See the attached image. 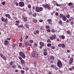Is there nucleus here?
I'll return each instance as SVG.
<instances>
[{
  "mask_svg": "<svg viewBox=\"0 0 74 74\" xmlns=\"http://www.w3.org/2000/svg\"><path fill=\"white\" fill-rule=\"evenodd\" d=\"M43 11V8L41 7H38V6H36V11L37 12H39L40 11Z\"/></svg>",
  "mask_w": 74,
  "mask_h": 74,
  "instance_id": "f257e3e1",
  "label": "nucleus"
},
{
  "mask_svg": "<svg viewBox=\"0 0 74 74\" xmlns=\"http://www.w3.org/2000/svg\"><path fill=\"white\" fill-rule=\"evenodd\" d=\"M32 55L33 58H34V57L37 58L38 57V54L36 51L32 52Z\"/></svg>",
  "mask_w": 74,
  "mask_h": 74,
  "instance_id": "f03ea898",
  "label": "nucleus"
},
{
  "mask_svg": "<svg viewBox=\"0 0 74 74\" xmlns=\"http://www.w3.org/2000/svg\"><path fill=\"white\" fill-rule=\"evenodd\" d=\"M57 64L58 66L59 67H62V63L60 60L58 61Z\"/></svg>",
  "mask_w": 74,
  "mask_h": 74,
  "instance_id": "7ed1b4c3",
  "label": "nucleus"
},
{
  "mask_svg": "<svg viewBox=\"0 0 74 74\" xmlns=\"http://www.w3.org/2000/svg\"><path fill=\"white\" fill-rule=\"evenodd\" d=\"M19 7H22L25 6V3L23 1H20L19 2Z\"/></svg>",
  "mask_w": 74,
  "mask_h": 74,
  "instance_id": "20e7f679",
  "label": "nucleus"
},
{
  "mask_svg": "<svg viewBox=\"0 0 74 74\" xmlns=\"http://www.w3.org/2000/svg\"><path fill=\"white\" fill-rule=\"evenodd\" d=\"M19 55L23 58V59H25L26 57L25 55L23 53V52H21L19 53Z\"/></svg>",
  "mask_w": 74,
  "mask_h": 74,
  "instance_id": "39448f33",
  "label": "nucleus"
},
{
  "mask_svg": "<svg viewBox=\"0 0 74 74\" xmlns=\"http://www.w3.org/2000/svg\"><path fill=\"white\" fill-rule=\"evenodd\" d=\"M56 34H54L53 35H52L51 36L50 38V39L51 40H55V39H56Z\"/></svg>",
  "mask_w": 74,
  "mask_h": 74,
  "instance_id": "423d86ee",
  "label": "nucleus"
},
{
  "mask_svg": "<svg viewBox=\"0 0 74 74\" xmlns=\"http://www.w3.org/2000/svg\"><path fill=\"white\" fill-rule=\"evenodd\" d=\"M74 60V59L73 58H71L69 61V64H71L73 63V61Z\"/></svg>",
  "mask_w": 74,
  "mask_h": 74,
  "instance_id": "0eeeda50",
  "label": "nucleus"
},
{
  "mask_svg": "<svg viewBox=\"0 0 74 74\" xmlns=\"http://www.w3.org/2000/svg\"><path fill=\"white\" fill-rule=\"evenodd\" d=\"M42 6L44 7V8H48L49 7V5L48 4H46V5H43Z\"/></svg>",
  "mask_w": 74,
  "mask_h": 74,
  "instance_id": "6e6552de",
  "label": "nucleus"
},
{
  "mask_svg": "<svg viewBox=\"0 0 74 74\" xmlns=\"http://www.w3.org/2000/svg\"><path fill=\"white\" fill-rule=\"evenodd\" d=\"M9 44V41H7V40H5L4 42V45L6 46L7 45H8Z\"/></svg>",
  "mask_w": 74,
  "mask_h": 74,
  "instance_id": "1a4fd4ad",
  "label": "nucleus"
},
{
  "mask_svg": "<svg viewBox=\"0 0 74 74\" xmlns=\"http://www.w3.org/2000/svg\"><path fill=\"white\" fill-rule=\"evenodd\" d=\"M62 20L64 21H66V20H67V18L66 16H64L62 17Z\"/></svg>",
  "mask_w": 74,
  "mask_h": 74,
  "instance_id": "9d476101",
  "label": "nucleus"
},
{
  "mask_svg": "<svg viewBox=\"0 0 74 74\" xmlns=\"http://www.w3.org/2000/svg\"><path fill=\"white\" fill-rule=\"evenodd\" d=\"M5 16L7 18H8L9 19H10L11 18V17L10 16V15L6 14L5 15Z\"/></svg>",
  "mask_w": 74,
  "mask_h": 74,
  "instance_id": "9b49d317",
  "label": "nucleus"
},
{
  "mask_svg": "<svg viewBox=\"0 0 74 74\" xmlns=\"http://www.w3.org/2000/svg\"><path fill=\"white\" fill-rule=\"evenodd\" d=\"M32 22L34 23H37V20L35 18H34L32 20Z\"/></svg>",
  "mask_w": 74,
  "mask_h": 74,
  "instance_id": "f8f14e48",
  "label": "nucleus"
},
{
  "mask_svg": "<svg viewBox=\"0 0 74 74\" xmlns=\"http://www.w3.org/2000/svg\"><path fill=\"white\" fill-rule=\"evenodd\" d=\"M40 45L42 46V47H44V43H43L42 42H40Z\"/></svg>",
  "mask_w": 74,
  "mask_h": 74,
  "instance_id": "ddd939ff",
  "label": "nucleus"
},
{
  "mask_svg": "<svg viewBox=\"0 0 74 74\" xmlns=\"http://www.w3.org/2000/svg\"><path fill=\"white\" fill-rule=\"evenodd\" d=\"M23 19H24L23 21H24V22H26V21H27V18H26V17H23Z\"/></svg>",
  "mask_w": 74,
  "mask_h": 74,
  "instance_id": "4468645a",
  "label": "nucleus"
},
{
  "mask_svg": "<svg viewBox=\"0 0 74 74\" xmlns=\"http://www.w3.org/2000/svg\"><path fill=\"white\" fill-rule=\"evenodd\" d=\"M66 33L68 34H71V31L70 30H68L66 31Z\"/></svg>",
  "mask_w": 74,
  "mask_h": 74,
  "instance_id": "2eb2a0df",
  "label": "nucleus"
},
{
  "mask_svg": "<svg viewBox=\"0 0 74 74\" xmlns=\"http://www.w3.org/2000/svg\"><path fill=\"white\" fill-rule=\"evenodd\" d=\"M5 23H6V24H7V23H8V19L7 18H6L5 19Z\"/></svg>",
  "mask_w": 74,
  "mask_h": 74,
  "instance_id": "dca6fc26",
  "label": "nucleus"
},
{
  "mask_svg": "<svg viewBox=\"0 0 74 74\" xmlns=\"http://www.w3.org/2000/svg\"><path fill=\"white\" fill-rule=\"evenodd\" d=\"M18 27H21V28H23V25H19L18 26Z\"/></svg>",
  "mask_w": 74,
  "mask_h": 74,
  "instance_id": "f3484780",
  "label": "nucleus"
},
{
  "mask_svg": "<svg viewBox=\"0 0 74 74\" xmlns=\"http://www.w3.org/2000/svg\"><path fill=\"white\" fill-rule=\"evenodd\" d=\"M63 14H60V18H63Z\"/></svg>",
  "mask_w": 74,
  "mask_h": 74,
  "instance_id": "a211bd4d",
  "label": "nucleus"
},
{
  "mask_svg": "<svg viewBox=\"0 0 74 74\" xmlns=\"http://www.w3.org/2000/svg\"><path fill=\"white\" fill-rule=\"evenodd\" d=\"M25 26L26 28H27V29H29V25L26 24L25 25Z\"/></svg>",
  "mask_w": 74,
  "mask_h": 74,
  "instance_id": "6ab92c4d",
  "label": "nucleus"
},
{
  "mask_svg": "<svg viewBox=\"0 0 74 74\" xmlns=\"http://www.w3.org/2000/svg\"><path fill=\"white\" fill-rule=\"evenodd\" d=\"M13 63H14V62L13 61H11L10 63L9 64L10 66H12L13 64Z\"/></svg>",
  "mask_w": 74,
  "mask_h": 74,
  "instance_id": "aec40b11",
  "label": "nucleus"
},
{
  "mask_svg": "<svg viewBox=\"0 0 74 74\" xmlns=\"http://www.w3.org/2000/svg\"><path fill=\"white\" fill-rule=\"evenodd\" d=\"M1 20L2 22H4V21L5 20V19L4 18V17H1Z\"/></svg>",
  "mask_w": 74,
  "mask_h": 74,
  "instance_id": "412c9836",
  "label": "nucleus"
},
{
  "mask_svg": "<svg viewBox=\"0 0 74 74\" xmlns=\"http://www.w3.org/2000/svg\"><path fill=\"white\" fill-rule=\"evenodd\" d=\"M50 58L51 59H52V60H54V56H51L50 57Z\"/></svg>",
  "mask_w": 74,
  "mask_h": 74,
  "instance_id": "4be33fe9",
  "label": "nucleus"
},
{
  "mask_svg": "<svg viewBox=\"0 0 74 74\" xmlns=\"http://www.w3.org/2000/svg\"><path fill=\"white\" fill-rule=\"evenodd\" d=\"M61 47L62 48H64V47H66L65 45H64V44H62Z\"/></svg>",
  "mask_w": 74,
  "mask_h": 74,
  "instance_id": "5701e85b",
  "label": "nucleus"
},
{
  "mask_svg": "<svg viewBox=\"0 0 74 74\" xmlns=\"http://www.w3.org/2000/svg\"><path fill=\"white\" fill-rule=\"evenodd\" d=\"M56 5H57V6H58V7H60V5H61V4H59L58 3H56Z\"/></svg>",
  "mask_w": 74,
  "mask_h": 74,
  "instance_id": "b1692460",
  "label": "nucleus"
},
{
  "mask_svg": "<svg viewBox=\"0 0 74 74\" xmlns=\"http://www.w3.org/2000/svg\"><path fill=\"white\" fill-rule=\"evenodd\" d=\"M25 44L26 46H27V45H29V43L27 42H26L25 43Z\"/></svg>",
  "mask_w": 74,
  "mask_h": 74,
  "instance_id": "393cba45",
  "label": "nucleus"
},
{
  "mask_svg": "<svg viewBox=\"0 0 74 74\" xmlns=\"http://www.w3.org/2000/svg\"><path fill=\"white\" fill-rule=\"evenodd\" d=\"M47 42L48 43H51V41L49 39H48L47 41Z\"/></svg>",
  "mask_w": 74,
  "mask_h": 74,
  "instance_id": "a878e982",
  "label": "nucleus"
},
{
  "mask_svg": "<svg viewBox=\"0 0 74 74\" xmlns=\"http://www.w3.org/2000/svg\"><path fill=\"white\" fill-rule=\"evenodd\" d=\"M47 46L48 47H50L51 46V43H48L47 44Z\"/></svg>",
  "mask_w": 74,
  "mask_h": 74,
  "instance_id": "bb28decb",
  "label": "nucleus"
},
{
  "mask_svg": "<svg viewBox=\"0 0 74 74\" xmlns=\"http://www.w3.org/2000/svg\"><path fill=\"white\" fill-rule=\"evenodd\" d=\"M24 63H25V61L23 60H21V64H24Z\"/></svg>",
  "mask_w": 74,
  "mask_h": 74,
  "instance_id": "cd10ccee",
  "label": "nucleus"
},
{
  "mask_svg": "<svg viewBox=\"0 0 74 74\" xmlns=\"http://www.w3.org/2000/svg\"><path fill=\"white\" fill-rule=\"evenodd\" d=\"M50 66L51 67H52V68H54V67H55V65L53 64H51Z\"/></svg>",
  "mask_w": 74,
  "mask_h": 74,
  "instance_id": "c85d7f7f",
  "label": "nucleus"
},
{
  "mask_svg": "<svg viewBox=\"0 0 74 74\" xmlns=\"http://www.w3.org/2000/svg\"><path fill=\"white\" fill-rule=\"evenodd\" d=\"M17 66L19 68V69H22V67L20 66V65H18Z\"/></svg>",
  "mask_w": 74,
  "mask_h": 74,
  "instance_id": "c756f323",
  "label": "nucleus"
},
{
  "mask_svg": "<svg viewBox=\"0 0 74 74\" xmlns=\"http://www.w3.org/2000/svg\"><path fill=\"white\" fill-rule=\"evenodd\" d=\"M16 67V65L15 64H14L12 66V68H15Z\"/></svg>",
  "mask_w": 74,
  "mask_h": 74,
  "instance_id": "7c9ffc66",
  "label": "nucleus"
},
{
  "mask_svg": "<svg viewBox=\"0 0 74 74\" xmlns=\"http://www.w3.org/2000/svg\"><path fill=\"white\" fill-rule=\"evenodd\" d=\"M33 41L32 40H29V42L30 43H33Z\"/></svg>",
  "mask_w": 74,
  "mask_h": 74,
  "instance_id": "2f4dec72",
  "label": "nucleus"
},
{
  "mask_svg": "<svg viewBox=\"0 0 74 74\" xmlns=\"http://www.w3.org/2000/svg\"><path fill=\"white\" fill-rule=\"evenodd\" d=\"M61 38L62 39H64V38H65V36H64L63 35L61 36Z\"/></svg>",
  "mask_w": 74,
  "mask_h": 74,
  "instance_id": "473e14b6",
  "label": "nucleus"
},
{
  "mask_svg": "<svg viewBox=\"0 0 74 74\" xmlns=\"http://www.w3.org/2000/svg\"><path fill=\"white\" fill-rule=\"evenodd\" d=\"M55 14L57 16H59V13H58V12H56Z\"/></svg>",
  "mask_w": 74,
  "mask_h": 74,
  "instance_id": "72a5a7b5",
  "label": "nucleus"
},
{
  "mask_svg": "<svg viewBox=\"0 0 74 74\" xmlns=\"http://www.w3.org/2000/svg\"><path fill=\"white\" fill-rule=\"evenodd\" d=\"M43 54L45 56H47V53L46 52H44Z\"/></svg>",
  "mask_w": 74,
  "mask_h": 74,
  "instance_id": "f704fd0d",
  "label": "nucleus"
},
{
  "mask_svg": "<svg viewBox=\"0 0 74 74\" xmlns=\"http://www.w3.org/2000/svg\"><path fill=\"white\" fill-rule=\"evenodd\" d=\"M46 28L47 29H49L50 28L49 26H48L47 25L46 26Z\"/></svg>",
  "mask_w": 74,
  "mask_h": 74,
  "instance_id": "c9c22d12",
  "label": "nucleus"
},
{
  "mask_svg": "<svg viewBox=\"0 0 74 74\" xmlns=\"http://www.w3.org/2000/svg\"><path fill=\"white\" fill-rule=\"evenodd\" d=\"M2 58H3L4 60H6L7 59L6 57L5 56L3 57Z\"/></svg>",
  "mask_w": 74,
  "mask_h": 74,
  "instance_id": "e433bc0d",
  "label": "nucleus"
},
{
  "mask_svg": "<svg viewBox=\"0 0 74 74\" xmlns=\"http://www.w3.org/2000/svg\"><path fill=\"white\" fill-rule=\"evenodd\" d=\"M36 32L37 34H39V31L36 30Z\"/></svg>",
  "mask_w": 74,
  "mask_h": 74,
  "instance_id": "4c0bfd02",
  "label": "nucleus"
},
{
  "mask_svg": "<svg viewBox=\"0 0 74 74\" xmlns=\"http://www.w3.org/2000/svg\"><path fill=\"white\" fill-rule=\"evenodd\" d=\"M66 17L67 18H70V15L69 14H68L66 15Z\"/></svg>",
  "mask_w": 74,
  "mask_h": 74,
  "instance_id": "58836bf2",
  "label": "nucleus"
},
{
  "mask_svg": "<svg viewBox=\"0 0 74 74\" xmlns=\"http://www.w3.org/2000/svg\"><path fill=\"white\" fill-rule=\"evenodd\" d=\"M0 56H1V58H2L3 57V54L2 53H0Z\"/></svg>",
  "mask_w": 74,
  "mask_h": 74,
  "instance_id": "ea45409f",
  "label": "nucleus"
},
{
  "mask_svg": "<svg viewBox=\"0 0 74 74\" xmlns=\"http://www.w3.org/2000/svg\"><path fill=\"white\" fill-rule=\"evenodd\" d=\"M29 37V36H28V35H27L25 37V39L26 40H27V38H28Z\"/></svg>",
  "mask_w": 74,
  "mask_h": 74,
  "instance_id": "a19ab883",
  "label": "nucleus"
},
{
  "mask_svg": "<svg viewBox=\"0 0 74 74\" xmlns=\"http://www.w3.org/2000/svg\"><path fill=\"white\" fill-rule=\"evenodd\" d=\"M72 4H73L71 3H69L68 4V5H69V6H71V5H72Z\"/></svg>",
  "mask_w": 74,
  "mask_h": 74,
  "instance_id": "79ce46f5",
  "label": "nucleus"
},
{
  "mask_svg": "<svg viewBox=\"0 0 74 74\" xmlns=\"http://www.w3.org/2000/svg\"><path fill=\"white\" fill-rule=\"evenodd\" d=\"M37 15L36 14H33V16H34V17H36V16Z\"/></svg>",
  "mask_w": 74,
  "mask_h": 74,
  "instance_id": "37998d69",
  "label": "nucleus"
},
{
  "mask_svg": "<svg viewBox=\"0 0 74 74\" xmlns=\"http://www.w3.org/2000/svg\"><path fill=\"white\" fill-rule=\"evenodd\" d=\"M47 21L49 22L52 21V20H51V19H49L47 20Z\"/></svg>",
  "mask_w": 74,
  "mask_h": 74,
  "instance_id": "c03bdc74",
  "label": "nucleus"
},
{
  "mask_svg": "<svg viewBox=\"0 0 74 74\" xmlns=\"http://www.w3.org/2000/svg\"><path fill=\"white\" fill-rule=\"evenodd\" d=\"M2 5H4L5 4V2H3L2 3Z\"/></svg>",
  "mask_w": 74,
  "mask_h": 74,
  "instance_id": "a18cd8bd",
  "label": "nucleus"
},
{
  "mask_svg": "<svg viewBox=\"0 0 74 74\" xmlns=\"http://www.w3.org/2000/svg\"><path fill=\"white\" fill-rule=\"evenodd\" d=\"M51 32L52 33H54L55 32V30L54 29H53L51 30Z\"/></svg>",
  "mask_w": 74,
  "mask_h": 74,
  "instance_id": "49530a36",
  "label": "nucleus"
},
{
  "mask_svg": "<svg viewBox=\"0 0 74 74\" xmlns=\"http://www.w3.org/2000/svg\"><path fill=\"white\" fill-rule=\"evenodd\" d=\"M15 4L16 6H18V5H19V3H18V2H16L15 3Z\"/></svg>",
  "mask_w": 74,
  "mask_h": 74,
  "instance_id": "de8ad7c7",
  "label": "nucleus"
},
{
  "mask_svg": "<svg viewBox=\"0 0 74 74\" xmlns=\"http://www.w3.org/2000/svg\"><path fill=\"white\" fill-rule=\"evenodd\" d=\"M59 23L60 24H62V21L61 20H60Z\"/></svg>",
  "mask_w": 74,
  "mask_h": 74,
  "instance_id": "09e8293b",
  "label": "nucleus"
},
{
  "mask_svg": "<svg viewBox=\"0 0 74 74\" xmlns=\"http://www.w3.org/2000/svg\"><path fill=\"white\" fill-rule=\"evenodd\" d=\"M16 23H19V21L16 20Z\"/></svg>",
  "mask_w": 74,
  "mask_h": 74,
  "instance_id": "8fccbe9b",
  "label": "nucleus"
},
{
  "mask_svg": "<svg viewBox=\"0 0 74 74\" xmlns=\"http://www.w3.org/2000/svg\"><path fill=\"white\" fill-rule=\"evenodd\" d=\"M47 31L48 32H51V30H50V29H47Z\"/></svg>",
  "mask_w": 74,
  "mask_h": 74,
  "instance_id": "3c124183",
  "label": "nucleus"
},
{
  "mask_svg": "<svg viewBox=\"0 0 74 74\" xmlns=\"http://www.w3.org/2000/svg\"><path fill=\"white\" fill-rule=\"evenodd\" d=\"M28 7L29 8H31V5H29L28 6Z\"/></svg>",
  "mask_w": 74,
  "mask_h": 74,
  "instance_id": "603ef678",
  "label": "nucleus"
},
{
  "mask_svg": "<svg viewBox=\"0 0 74 74\" xmlns=\"http://www.w3.org/2000/svg\"><path fill=\"white\" fill-rule=\"evenodd\" d=\"M21 73H25V71L24 70H21Z\"/></svg>",
  "mask_w": 74,
  "mask_h": 74,
  "instance_id": "864d4df0",
  "label": "nucleus"
},
{
  "mask_svg": "<svg viewBox=\"0 0 74 74\" xmlns=\"http://www.w3.org/2000/svg\"><path fill=\"white\" fill-rule=\"evenodd\" d=\"M74 24V22L73 21H71V25H73Z\"/></svg>",
  "mask_w": 74,
  "mask_h": 74,
  "instance_id": "5fc2aeb1",
  "label": "nucleus"
},
{
  "mask_svg": "<svg viewBox=\"0 0 74 74\" xmlns=\"http://www.w3.org/2000/svg\"><path fill=\"white\" fill-rule=\"evenodd\" d=\"M37 65V62H35L34 63V65L35 66H36Z\"/></svg>",
  "mask_w": 74,
  "mask_h": 74,
  "instance_id": "6e6d98bb",
  "label": "nucleus"
},
{
  "mask_svg": "<svg viewBox=\"0 0 74 74\" xmlns=\"http://www.w3.org/2000/svg\"><path fill=\"white\" fill-rule=\"evenodd\" d=\"M22 43H20L19 44V47H22Z\"/></svg>",
  "mask_w": 74,
  "mask_h": 74,
  "instance_id": "4d7b16f0",
  "label": "nucleus"
},
{
  "mask_svg": "<svg viewBox=\"0 0 74 74\" xmlns=\"http://www.w3.org/2000/svg\"><path fill=\"white\" fill-rule=\"evenodd\" d=\"M11 39V38H7V40H10Z\"/></svg>",
  "mask_w": 74,
  "mask_h": 74,
  "instance_id": "13d9d810",
  "label": "nucleus"
},
{
  "mask_svg": "<svg viewBox=\"0 0 74 74\" xmlns=\"http://www.w3.org/2000/svg\"><path fill=\"white\" fill-rule=\"evenodd\" d=\"M19 59H20V60H22V57H19Z\"/></svg>",
  "mask_w": 74,
  "mask_h": 74,
  "instance_id": "bf43d9fd",
  "label": "nucleus"
},
{
  "mask_svg": "<svg viewBox=\"0 0 74 74\" xmlns=\"http://www.w3.org/2000/svg\"><path fill=\"white\" fill-rule=\"evenodd\" d=\"M49 25H51V24H52V21H50L49 22Z\"/></svg>",
  "mask_w": 74,
  "mask_h": 74,
  "instance_id": "052dcab7",
  "label": "nucleus"
},
{
  "mask_svg": "<svg viewBox=\"0 0 74 74\" xmlns=\"http://www.w3.org/2000/svg\"><path fill=\"white\" fill-rule=\"evenodd\" d=\"M58 47H59L60 48V47H61V44H59V45H58Z\"/></svg>",
  "mask_w": 74,
  "mask_h": 74,
  "instance_id": "680f3d73",
  "label": "nucleus"
},
{
  "mask_svg": "<svg viewBox=\"0 0 74 74\" xmlns=\"http://www.w3.org/2000/svg\"><path fill=\"white\" fill-rule=\"evenodd\" d=\"M53 3H56V1H54V0H53Z\"/></svg>",
  "mask_w": 74,
  "mask_h": 74,
  "instance_id": "e2e57ef3",
  "label": "nucleus"
},
{
  "mask_svg": "<svg viewBox=\"0 0 74 74\" xmlns=\"http://www.w3.org/2000/svg\"><path fill=\"white\" fill-rule=\"evenodd\" d=\"M43 21L42 19H40L39 20V22H42Z\"/></svg>",
  "mask_w": 74,
  "mask_h": 74,
  "instance_id": "0e129e2a",
  "label": "nucleus"
},
{
  "mask_svg": "<svg viewBox=\"0 0 74 74\" xmlns=\"http://www.w3.org/2000/svg\"><path fill=\"white\" fill-rule=\"evenodd\" d=\"M20 42H22V37H21V38Z\"/></svg>",
  "mask_w": 74,
  "mask_h": 74,
  "instance_id": "69168bd1",
  "label": "nucleus"
},
{
  "mask_svg": "<svg viewBox=\"0 0 74 74\" xmlns=\"http://www.w3.org/2000/svg\"><path fill=\"white\" fill-rule=\"evenodd\" d=\"M73 69L72 68H69V70L70 71H71Z\"/></svg>",
  "mask_w": 74,
  "mask_h": 74,
  "instance_id": "338daca9",
  "label": "nucleus"
},
{
  "mask_svg": "<svg viewBox=\"0 0 74 74\" xmlns=\"http://www.w3.org/2000/svg\"><path fill=\"white\" fill-rule=\"evenodd\" d=\"M44 52H47V49H45L44 50Z\"/></svg>",
  "mask_w": 74,
  "mask_h": 74,
  "instance_id": "774afa93",
  "label": "nucleus"
}]
</instances>
